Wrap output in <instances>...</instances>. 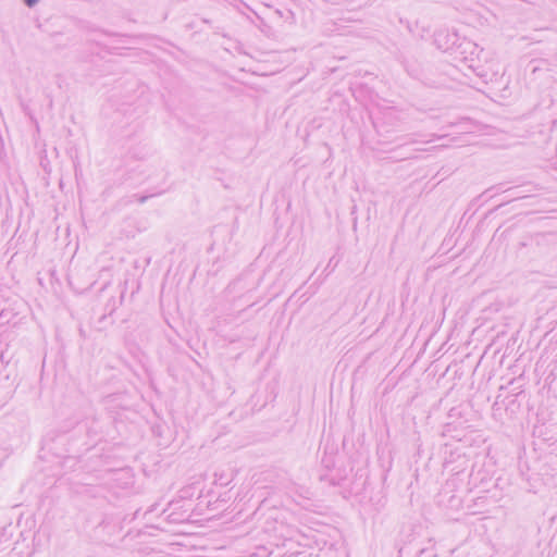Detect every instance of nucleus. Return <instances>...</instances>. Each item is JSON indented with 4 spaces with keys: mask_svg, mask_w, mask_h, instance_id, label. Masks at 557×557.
<instances>
[{
    "mask_svg": "<svg viewBox=\"0 0 557 557\" xmlns=\"http://www.w3.org/2000/svg\"><path fill=\"white\" fill-rule=\"evenodd\" d=\"M25 2L28 7H32L37 2V0H25Z\"/></svg>",
    "mask_w": 557,
    "mask_h": 557,
    "instance_id": "nucleus-1",
    "label": "nucleus"
}]
</instances>
